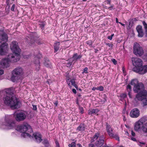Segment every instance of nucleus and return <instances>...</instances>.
<instances>
[{
    "label": "nucleus",
    "mask_w": 147,
    "mask_h": 147,
    "mask_svg": "<svg viewBox=\"0 0 147 147\" xmlns=\"http://www.w3.org/2000/svg\"><path fill=\"white\" fill-rule=\"evenodd\" d=\"M22 69L18 67L15 68L12 71L11 80L13 82H17L20 78L22 74Z\"/></svg>",
    "instance_id": "obj_5"
},
{
    "label": "nucleus",
    "mask_w": 147,
    "mask_h": 147,
    "mask_svg": "<svg viewBox=\"0 0 147 147\" xmlns=\"http://www.w3.org/2000/svg\"><path fill=\"white\" fill-rule=\"evenodd\" d=\"M113 7V6H111L110 7H109V9H111V8H112Z\"/></svg>",
    "instance_id": "obj_62"
},
{
    "label": "nucleus",
    "mask_w": 147,
    "mask_h": 147,
    "mask_svg": "<svg viewBox=\"0 0 147 147\" xmlns=\"http://www.w3.org/2000/svg\"><path fill=\"white\" fill-rule=\"evenodd\" d=\"M104 137L102 135L99 137V138L95 142V145L97 147H101L105 143Z\"/></svg>",
    "instance_id": "obj_16"
},
{
    "label": "nucleus",
    "mask_w": 147,
    "mask_h": 147,
    "mask_svg": "<svg viewBox=\"0 0 147 147\" xmlns=\"http://www.w3.org/2000/svg\"><path fill=\"white\" fill-rule=\"evenodd\" d=\"M66 80L67 84L70 88L71 87L72 85L74 86L76 89L78 88V86L75 83L74 79H71L69 76H68L67 77Z\"/></svg>",
    "instance_id": "obj_14"
},
{
    "label": "nucleus",
    "mask_w": 147,
    "mask_h": 147,
    "mask_svg": "<svg viewBox=\"0 0 147 147\" xmlns=\"http://www.w3.org/2000/svg\"><path fill=\"white\" fill-rule=\"evenodd\" d=\"M85 125L84 124H81L77 127V130L78 131H83L85 130Z\"/></svg>",
    "instance_id": "obj_25"
},
{
    "label": "nucleus",
    "mask_w": 147,
    "mask_h": 147,
    "mask_svg": "<svg viewBox=\"0 0 147 147\" xmlns=\"http://www.w3.org/2000/svg\"><path fill=\"white\" fill-rule=\"evenodd\" d=\"M8 38L7 34L3 31L0 30V42L1 43L2 41H4V42H6L8 40Z\"/></svg>",
    "instance_id": "obj_15"
},
{
    "label": "nucleus",
    "mask_w": 147,
    "mask_h": 147,
    "mask_svg": "<svg viewBox=\"0 0 147 147\" xmlns=\"http://www.w3.org/2000/svg\"><path fill=\"white\" fill-rule=\"evenodd\" d=\"M136 29L138 33V36L139 37H142L144 35V33L142 31V26H138L137 27Z\"/></svg>",
    "instance_id": "obj_23"
},
{
    "label": "nucleus",
    "mask_w": 147,
    "mask_h": 147,
    "mask_svg": "<svg viewBox=\"0 0 147 147\" xmlns=\"http://www.w3.org/2000/svg\"><path fill=\"white\" fill-rule=\"evenodd\" d=\"M144 121V118H142L136 122L134 125V129L136 131H142Z\"/></svg>",
    "instance_id": "obj_11"
},
{
    "label": "nucleus",
    "mask_w": 147,
    "mask_h": 147,
    "mask_svg": "<svg viewBox=\"0 0 147 147\" xmlns=\"http://www.w3.org/2000/svg\"><path fill=\"white\" fill-rule=\"evenodd\" d=\"M112 60V62L114 63V64H116L117 63V61L115 59H113Z\"/></svg>",
    "instance_id": "obj_46"
},
{
    "label": "nucleus",
    "mask_w": 147,
    "mask_h": 147,
    "mask_svg": "<svg viewBox=\"0 0 147 147\" xmlns=\"http://www.w3.org/2000/svg\"><path fill=\"white\" fill-rule=\"evenodd\" d=\"M142 132L144 133H146L147 136V122L143 124L142 130Z\"/></svg>",
    "instance_id": "obj_26"
},
{
    "label": "nucleus",
    "mask_w": 147,
    "mask_h": 147,
    "mask_svg": "<svg viewBox=\"0 0 147 147\" xmlns=\"http://www.w3.org/2000/svg\"><path fill=\"white\" fill-rule=\"evenodd\" d=\"M113 138H115L116 140H118V141H119V137L117 135H115L114 136L113 135V136H112Z\"/></svg>",
    "instance_id": "obj_36"
},
{
    "label": "nucleus",
    "mask_w": 147,
    "mask_h": 147,
    "mask_svg": "<svg viewBox=\"0 0 147 147\" xmlns=\"http://www.w3.org/2000/svg\"><path fill=\"white\" fill-rule=\"evenodd\" d=\"M104 99L103 101L104 102H105L107 101L106 97L105 95H104Z\"/></svg>",
    "instance_id": "obj_51"
},
{
    "label": "nucleus",
    "mask_w": 147,
    "mask_h": 147,
    "mask_svg": "<svg viewBox=\"0 0 147 147\" xmlns=\"http://www.w3.org/2000/svg\"><path fill=\"white\" fill-rule=\"evenodd\" d=\"M55 143L56 144V146H59V143L57 141H55Z\"/></svg>",
    "instance_id": "obj_56"
},
{
    "label": "nucleus",
    "mask_w": 147,
    "mask_h": 147,
    "mask_svg": "<svg viewBox=\"0 0 147 147\" xmlns=\"http://www.w3.org/2000/svg\"><path fill=\"white\" fill-rule=\"evenodd\" d=\"M119 24H120L122 26H125V24H122V23H121V22H119Z\"/></svg>",
    "instance_id": "obj_59"
},
{
    "label": "nucleus",
    "mask_w": 147,
    "mask_h": 147,
    "mask_svg": "<svg viewBox=\"0 0 147 147\" xmlns=\"http://www.w3.org/2000/svg\"><path fill=\"white\" fill-rule=\"evenodd\" d=\"M114 34H113L111 36H109L108 37V38L110 40H111L112 39V37L114 36Z\"/></svg>",
    "instance_id": "obj_43"
},
{
    "label": "nucleus",
    "mask_w": 147,
    "mask_h": 147,
    "mask_svg": "<svg viewBox=\"0 0 147 147\" xmlns=\"http://www.w3.org/2000/svg\"><path fill=\"white\" fill-rule=\"evenodd\" d=\"M6 92V95L3 98L4 103L0 100V107H3L5 104L15 109L19 108L20 102L15 96L13 90L8 89Z\"/></svg>",
    "instance_id": "obj_1"
},
{
    "label": "nucleus",
    "mask_w": 147,
    "mask_h": 147,
    "mask_svg": "<svg viewBox=\"0 0 147 147\" xmlns=\"http://www.w3.org/2000/svg\"><path fill=\"white\" fill-rule=\"evenodd\" d=\"M9 0L7 1V5H8V4L9 3Z\"/></svg>",
    "instance_id": "obj_60"
},
{
    "label": "nucleus",
    "mask_w": 147,
    "mask_h": 147,
    "mask_svg": "<svg viewBox=\"0 0 147 147\" xmlns=\"http://www.w3.org/2000/svg\"><path fill=\"white\" fill-rule=\"evenodd\" d=\"M106 45H107L109 47H110V49H111L113 48V44L108 43H106Z\"/></svg>",
    "instance_id": "obj_40"
},
{
    "label": "nucleus",
    "mask_w": 147,
    "mask_h": 147,
    "mask_svg": "<svg viewBox=\"0 0 147 147\" xmlns=\"http://www.w3.org/2000/svg\"><path fill=\"white\" fill-rule=\"evenodd\" d=\"M69 147H76V143L75 142H72L71 144H68Z\"/></svg>",
    "instance_id": "obj_33"
},
{
    "label": "nucleus",
    "mask_w": 147,
    "mask_h": 147,
    "mask_svg": "<svg viewBox=\"0 0 147 147\" xmlns=\"http://www.w3.org/2000/svg\"><path fill=\"white\" fill-rule=\"evenodd\" d=\"M34 56V59L35 60H34L33 61L34 63L36 64V67H37L36 69L38 70L39 68L40 63L39 59L42 57V56L41 54L40 53H38L37 55H35Z\"/></svg>",
    "instance_id": "obj_19"
},
{
    "label": "nucleus",
    "mask_w": 147,
    "mask_h": 147,
    "mask_svg": "<svg viewBox=\"0 0 147 147\" xmlns=\"http://www.w3.org/2000/svg\"><path fill=\"white\" fill-rule=\"evenodd\" d=\"M120 96L121 97L125 98L126 97L127 95L125 94H122Z\"/></svg>",
    "instance_id": "obj_44"
},
{
    "label": "nucleus",
    "mask_w": 147,
    "mask_h": 147,
    "mask_svg": "<svg viewBox=\"0 0 147 147\" xmlns=\"http://www.w3.org/2000/svg\"><path fill=\"white\" fill-rule=\"evenodd\" d=\"M15 7V5L14 4H13L11 7V10L12 11H14Z\"/></svg>",
    "instance_id": "obj_45"
},
{
    "label": "nucleus",
    "mask_w": 147,
    "mask_h": 147,
    "mask_svg": "<svg viewBox=\"0 0 147 147\" xmlns=\"http://www.w3.org/2000/svg\"><path fill=\"white\" fill-rule=\"evenodd\" d=\"M110 2H111L110 0H107V3L108 4H110Z\"/></svg>",
    "instance_id": "obj_57"
},
{
    "label": "nucleus",
    "mask_w": 147,
    "mask_h": 147,
    "mask_svg": "<svg viewBox=\"0 0 147 147\" xmlns=\"http://www.w3.org/2000/svg\"><path fill=\"white\" fill-rule=\"evenodd\" d=\"M27 113L25 112H20L15 114L14 116L16 120L18 122L24 120L26 118Z\"/></svg>",
    "instance_id": "obj_8"
},
{
    "label": "nucleus",
    "mask_w": 147,
    "mask_h": 147,
    "mask_svg": "<svg viewBox=\"0 0 147 147\" xmlns=\"http://www.w3.org/2000/svg\"><path fill=\"white\" fill-rule=\"evenodd\" d=\"M89 147H94V145L93 144L90 143L89 144Z\"/></svg>",
    "instance_id": "obj_47"
},
{
    "label": "nucleus",
    "mask_w": 147,
    "mask_h": 147,
    "mask_svg": "<svg viewBox=\"0 0 147 147\" xmlns=\"http://www.w3.org/2000/svg\"><path fill=\"white\" fill-rule=\"evenodd\" d=\"M131 134L133 136H135V133L133 131H131Z\"/></svg>",
    "instance_id": "obj_54"
},
{
    "label": "nucleus",
    "mask_w": 147,
    "mask_h": 147,
    "mask_svg": "<svg viewBox=\"0 0 147 147\" xmlns=\"http://www.w3.org/2000/svg\"><path fill=\"white\" fill-rule=\"evenodd\" d=\"M39 24L40 25V27L42 28H44L45 24L44 23H40V24Z\"/></svg>",
    "instance_id": "obj_41"
},
{
    "label": "nucleus",
    "mask_w": 147,
    "mask_h": 147,
    "mask_svg": "<svg viewBox=\"0 0 147 147\" xmlns=\"http://www.w3.org/2000/svg\"><path fill=\"white\" fill-rule=\"evenodd\" d=\"M131 60L133 65L136 67H135L140 68L142 66L143 61L141 59L137 57H133Z\"/></svg>",
    "instance_id": "obj_10"
},
{
    "label": "nucleus",
    "mask_w": 147,
    "mask_h": 147,
    "mask_svg": "<svg viewBox=\"0 0 147 147\" xmlns=\"http://www.w3.org/2000/svg\"><path fill=\"white\" fill-rule=\"evenodd\" d=\"M7 50V44L6 42H2L0 46V55L5 54Z\"/></svg>",
    "instance_id": "obj_17"
},
{
    "label": "nucleus",
    "mask_w": 147,
    "mask_h": 147,
    "mask_svg": "<svg viewBox=\"0 0 147 147\" xmlns=\"http://www.w3.org/2000/svg\"><path fill=\"white\" fill-rule=\"evenodd\" d=\"M92 90H97V87H93L92 88Z\"/></svg>",
    "instance_id": "obj_55"
},
{
    "label": "nucleus",
    "mask_w": 147,
    "mask_h": 147,
    "mask_svg": "<svg viewBox=\"0 0 147 147\" xmlns=\"http://www.w3.org/2000/svg\"><path fill=\"white\" fill-rule=\"evenodd\" d=\"M104 90L102 86H100L97 87V90L102 91Z\"/></svg>",
    "instance_id": "obj_38"
},
{
    "label": "nucleus",
    "mask_w": 147,
    "mask_h": 147,
    "mask_svg": "<svg viewBox=\"0 0 147 147\" xmlns=\"http://www.w3.org/2000/svg\"><path fill=\"white\" fill-rule=\"evenodd\" d=\"M140 115V111L136 108L132 110L130 112V115L133 118H137Z\"/></svg>",
    "instance_id": "obj_18"
},
{
    "label": "nucleus",
    "mask_w": 147,
    "mask_h": 147,
    "mask_svg": "<svg viewBox=\"0 0 147 147\" xmlns=\"http://www.w3.org/2000/svg\"><path fill=\"white\" fill-rule=\"evenodd\" d=\"M134 71L140 74H144L147 72V65L144 66H142L140 68L136 67H134L133 69Z\"/></svg>",
    "instance_id": "obj_12"
},
{
    "label": "nucleus",
    "mask_w": 147,
    "mask_h": 147,
    "mask_svg": "<svg viewBox=\"0 0 147 147\" xmlns=\"http://www.w3.org/2000/svg\"><path fill=\"white\" fill-rule=\"evenodd\" d=\"M146 96H145V97L142 100L143 104L144 105H147V96L146 97Z\"/></svg>",
    "instance_id": "obj_32"
},
{
    "label": "nucleus",
    "mask_w": 147,
    "mask_h": 147,
    "mask_svg": "<svg viewBox=\"0 0 147 147\" xmlns=\"http://www.w3.org/2000/svg\"><path fill=\"white\" fill-rule=\"evenodd\" d=\"M9 61H11L13 62H15L12 61L10 59H9V58L8 55L7 58L3 59L1 60L0 64L3 68H7L9 66Z\"/></svg>",
    "instance_id": "obj_13"
},
{
    "label": "nucleus",
    "mask_w": 147,
    "mask_h": 147,
    "mask_svg": "<svg viewBox=\"0 0 147 147\" xmlns=\"http://www.w3.org/2000/svg\"><path fill=\"white\" fill-rule=\"evenodd\" d=\"M82 57V55H78L77 53L74 54L72 58L69 59V62L67 64V66L69 67L74 65L77 60L80 59Z\"/></svg>",
    "instance_id": "obj_9"
},
{
    "label": "nucleus",
    "mask_w": 147,
    "mask_h": 147,
    "mask_svg": "<svg viewBox=\"0 0 147 147\" xmlns=\"http://www.w3.org/2000/svg\"><path fill=\"white\" fill-rule=\"evenodd\" d=\"M116 22L117 23H119V22H118V20L117 18H116Z\"/></svg>",
    "instance_id": "obj_61"
},
{
    "label": "nucleus",
    "mask_w": 147,
    "mask_h": 147,
    "mask_svg": "<svg viewBox=\"0 0 147 147\" xmlns=\"http://www.w3.org/2000/svg\"><path fill=\"white\" fill-rule=\"evenodd\" d=\"M127 91L128 92V94L130 98H131L132 96L131 95V88L130 85L129 84L128 85L127 87Z\"/></svg>",
    "instance_id": "obj_24"
},
{
    "label": "nucleus",
    "mask_w": 147,
    "mask_h": 147,
    "mask_svg": "<svg viewBox=\"0 0 147 147\" xmlns=\"http://www.w3.org/2000/svg\"><path fill=\"white\" fill-rule=\"evenodd\" d=\"M43 143L44 144H45V146H48L49 145L48 141L46 139L44 140L43 142Z\"/></svg>",
    "instance_id": "obj_34"
},
{
    "label": "nucleus",
    "mask_w": 147,
    "mask_h": 147,
    "mask_svg": "<svg viewBox=\"0 0 147 147\" xmlns=\"http://www.w3.org/2000/svg\"><path fill=\"white\" fill-rule=\"evenodd\" d=\"M4 73L3 70L0 69V80L2 79V77L1 75L3 74Z\"/></svg>",
    "instance_id": "obj_39"
},
{
    "label": "nucleus",
    "mask_w": 147,
    "mask_h": 147,
    "mask_svg": "<svg viewBox=\"0 0 147 147\" xmlns=\"http://www.w3.org/2000/svg\"><path fill=\"white\" fill-rule=\"evenodd\" d=\"M144 85L142 83H139L138 84L134 87L133 90L134 92L136 93L138 92L134 98V100L136 101H137V100H142L147 95V91L144 90Z\"/></svg>",
    "instance_id": "obj_3"
},
{
    "label": "nucleus",
    "mask_w": 147,
    "mask_h": 147,
    "mask_svg": "<svg viewBox=\"0 0 147 147\" xmlns=\"http://www.w3.org/2000/svg\"><path fill=\"white\" fill-rule=\"evenodd\" d=\"M87 43L88 44H89V45H91V42L90 41H88L87 42Z\"/></svg>",
    "instance_id": "obj_52"
},
{
    "label": "nucleus",
    "mask_w": 147,
    "mask_h": 147,
    "mask_svg": "<svg viewBox=\"0 0 147 147\" xmlns=\"http://www.w3.org/2000/svg\"><path fill=\"white\" fill-rule=\"evenodd\" d=\"M106 130L110 136H113V133L111 126L108 123L106 124Z\"/></svg>",
    "instance_id": "obj_22"
},
{
    "label": "nucleus",
    "mask_w": 147,
    "mask_h": 147,
    "mask_svg": "<svg viewBox=\"0 0 147 147\" xmlns=\"http://www.w3.org/2000/svg\"><path fill=\"white\" fill-rule=\"evenodd\" d=\"M138 82L137 80V79H134L131 80V81L130 84L131 85L134 86V87L135 86L137 85L139 83Z\"/></svg>",
    "instance_id": "obj_30"
},
{
    "label": "nucleus",
    "mask_w": 147,
    "mask_h": 147,
    "mask_svg": "<svg viewBox=\"0 0 147 147\" xmlns=\"http://www.w3.org/2000/svg\"><path fill=\"white\" fill-rule=\"evenodd\" d=\"M99 111V110L97 109H90L88 110V112L89 115H98V113Z\"/></svg>",
    "instance_id": "obj_21"
},
{
    "label": "nucleus",
    "mask_w": 147,
    "mask_h": 147,
    "mask_svg": "<svg viewBox=\"0 0 147 147\" xmlns=\"http://www.w3.org/2000/svg\"><path fill=\"white\" fill-rule=\"evenodd\" d=\"M77 146H78V147H80L82 146L81 144H77Z\"/></svg>",
    "instance_id": "obj_58"
},
{
    "label": "nucleus",
    "mask_w": 147,
    "mask_h": 147,
    "mask_svg": "<svg viewBox=\"0 0 147 147\" xmlns=\"http://www.w3.org/2000/svg\"><path fill=\"white\" fill-rule=\"evenodd\" d=\"M88 68L87 67H85L84 70V71L82 72V74H84V73H87V70H88Z\"/></svg>",
    "instance_id": "obj_42"
},
{
    "label": "nucleus",
    "mask_w": 147,
    "mask_h": 147,
    "mask_svg": "<svg viewBox=\"0 0 147 147\" xmlns=\"http://www.w3.org/2000/svg\"><path fill=\"white\" fill-rule=\"evenodd\" d=\"M79 109L80 111V113L81 114H83L84 113V111L82 107H79Z\"/></svg>",
    "instance_id": "obj_37"
},
{
    "label": "nucleus",
    "mask_w": 147,
    "mask_h": 147,
    "mask_svg": "<svg viewBox=\"0 0 147 147\" xmlns=\"http://www.w3.org/2000/svg\"><path fill=\"white\" fill-rule=\"evenodd\" d=\"M133 53L136 55L142 56L144 53V51L142 47L138 43L135 44L134 47Z\"/></svg>",
    "instance_id": "obj_7"
},
{
    "label": "nucleus",
    "mask_w": 147,
    "mask_h": 147,
    "mask_svg": "<svg viewBox=\"0 0 147 147\" xmlns=\"http://www.w3.org/2000/svg\"><path fill=\"white\" fill-rule=\"evenodd\" d=\"M54 104L55 105V106L56 107L57 106V105L58 104V102L57 101H56L55 102H53Z\"/></svg>",
    "instance_id": "obj_50"
},
{
    "label": "nucleus",
    "mask_w": 147,
    "mask_h": 147,
    "mask_svg": "<svg viewBox=\"0 0 147 147\" xmlns=\"http://www.w3.org/2000/svg\"><path fill=\"white\" fill-rule=\"evenodd\" d=\"M119 147H124L123 146H121Z\"/></svg>",
    "instance_id": "obj_64"
},
{
    "label": "nucleus",
    "mask_w": 147,
    "mask_h": 147,
    "mask_svg": "<svg viewBox=\"0 0 147 147\" xmlns=\"http://www.w3.org/2000/svg\"><path fill=\"white\" fill-rule=\"evenodd\" d=\"M72 91L75 94H76L77 93L75 89H72Z\"/></svg>",
    "instance_id": "obj_49"
},
{
    "label": "nucleus",
    "mask_w": 147,
    "mask_h": 147,
    "mask_svg": "<svg viewBox=\"0 0 147 147\" xmlns=\"http://www.w3.org/2000/svg\"><path fill=\"white\" fill-rule=\"evenodd\" d=\"M145 82H146V85L147 86V79L145 81Z\"/></svg>",
    "instance_id": "obj_63"
},
{
    "label": "nucleus",
    "mask_w": 147,
    "mask_h": 147,
    "mask_svg": "<svg viewBox=\"0 0 147 147\" xmlns=\"http://www.w3.org/2000/svg\"><path fill=\"white\" fill-rule=\"evenodd\" d=\"M33 109L34 110H36L37 109L36 106V105H33Z\"/></svg>",
    "instance_id": "obj_48"
},
{
    "label": "nucleus",
    "mask_w": 147,
    "mask_h": 147,
    "mask_svg": "<svg viewBox=\"0 0 147 147\" xmlns=\"http://www.w3.org/2000/svg\"><path fill=\"white\" fill-rule=\"evenodd\" d=\"M60 42H58L55 43L54 45L55 52H57L59 49Z\"/></svg>",
    "instance_id": "obj_27"
},
{
    "label": "nucleus",
    "mask_w": 147,
    "mask_h": 147,
    "mask_svg": "<svg viewBox=\"0 0 147 147\" xmlns=\"http://www.w3.org/2000/svg\"><path fill=\"white\" fill-rule=\"evenodd\" d=\"M34 138L35 139L36 141L38 142H40L42 141L41 136L39 133H34L32 136H31V138Z\"/></svg>",
    "instance_id": "obj_20"
},
{
    "label": "nucleus",
    "mask_w": 147,
    "mask_h": 147,
    "mask_svg": "<svg viewBox=\"0 0 147 147\" xmlns=\"http://www.w3.org/2000/svg\"><path fill=\"white\" fill-rule=\"evenodd\" d=\"M99 134L98 133H96L94 136L93 139H92L90 141V142L92 143L94 142L95 140H96L99 137Z\"/></svg>",
    "instance_id": "obj_31"
},
{
    "label": "nucleus",
    "mask_w": 147,
    "mask_h": 147,
    "mask_svg": "<svg viewBox=\"0 0 147 147\" xmlns=\"http://www.w3.org/2000/svg\"><path fill=\"white\" fill-rule=\"evenodd\" d=\"M131 140L134 141H136V139L134 138H133V137H131Z\"/></svg>",
    "instance_id": "obj_53"
},
{
    "label": "nucleus",
    "mask_w": 147,
    "mask_h": 147,
    "mask_svg": "<svg viewBox=\"0 0 147 147\" xmlns=\"http://www.w3.org/2000/svg\"><path fill=\"white\" fill-rule=\"evenodd\" d=\"M10 48L13 53L9 55V59L13 61L17 62L19 59L21 51L17 42L12 41L10 45Z\"/></svg>",
    "instance_id": "obj_2"
},
{
    "label": "nucleus",
    "mask_w": 147,
    "mask_h": 147,
    "mask_svg": "<svg viewBox=\"0 0 147 147\" xmlns=\"http://www.w3.org/2000/svg\"><path fill=\"white\" fill-rule=\"evenodd\" d=\"M44 65L47 67H50L51 65L50 62L48 59H45L44 62Z\"/></svg>",
    "instance_id": "obj_29"
},
{
    "label": "nucleus",
    "mask_w": 147,
    "mask_h": 147,
    "mask_svg": "<svg viewBox=\"0 0 147 147\" xmlns=\"http://www.w3.org/2000/svg\"><path fill=\"white\" fill-rule=\"evenodd\" d=\"M142 24L144 26L145 30H147V24L144 21H143Z\"/></svg>",
    "instance_id": "obj_35"
},
{
    "label": "nucleus",
    "mask_w": 147,
    "mask_h": 147,
    "mask_svg": "<svg viewBox=\"0 0 147 147\" xmlns=\"http://www.w3.org/2000/svg\"><path fill=\"white\" fill-rule=\"evenodd\" d=\"M19 130L22 134L21 136L24 137L30 138L31 135L30 134L32 132L30 126L27 123H26L18 127Z\"/></svg>",
    "instance_id": "obj_4"
},
{
    "label": "nucleus",
    "mask_w": 147,
    "mask_h": 147,
    "mask_svg": "<svg viewBox=\"0 0 147 147\" xmlns=\"http://www.w3.org/2000/svg\"><path fill=\"white\" fill-rule=\"evenodd\" d=\"M3 125L7 127L9 129L12 128L14 125V121L12 116L7 115L5 116V121Z\"/></svg>",
    "instance_id": "obj_6"
},
{
    "label": "nucleus",
    "mask_w": 147,
    "mask_h": 147,
    "mask_svg": "<svg viewBox=\"0 0 147 147\" xmlns=\"http://www.w3.org/2000/svg\"><path fill=\"white\" fill-rule=\"evenodd\" d=\"M36 43L38 44H41V43H40V42L36 40L35 41L33 40V37H32L30 40V41L29 42V44L31 45H32L33 44V46H34L33 44L35 42Z\"/></svg>",
    "instance_id": "obj_28"
}]
</instances>
